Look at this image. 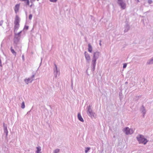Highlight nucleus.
I'll return each instance as SVG.
<instances>
[{
	"mask_svg": "<svg viewBox=\"0 0 153 153\" xmlns=\"http://www.w3.org/2000/svg\"><path fill=\"white\" fill-rule=\"evenodd\" d=\"M59 149H57L54 151L53 152L54 153H58L59 152Z\"/></svg>",
	"mask_w": 153,
	"mask_h": 153,
	"instance_id": "23",
	"label": "nucleus"
},
{
	"mask_svg": "<svg viewBox=\"0 0 153 153\" xmlns=\"http://www.w3.org/2000/svg\"><path fill=\"white\" fill-rule=\"evenodd\" d=\"M54 73L55 76L56 78L57 76H59L60 74V72L59 70L57 69V67L56 65H54Z\"/></svg>",
	"mask_w": 153,
	"mask_h": 153,
	"instance_id": "8",
	"label": "nucleus"
},
{
	"mask_svg": "<svg viewBox=\"0 0 153 153\" xmlns=\"http://www.w3.org/2000/svg\"><path fill=\"white\" fill-rule=\"evenodd\" d=\"M20 6L19 4H17L16 5L14 8V10L15 12L17 13L19 11V7Z\"/></svg>",
	"mask_w": 153,
	"mask_h": 153,
	"instance_id": "13",
	"label": "nucleus"
},
{
	"mask_svg": "<svg viewBox=\"0 0 153 153\" xmlns=\"http://www.w3.org/2000/svg\"><path fill=\"white\" fill-rule=\"evenodd\" d=\"M87 114L89 116L91 117L92 118L93 117L95 118L96 117V114L93 111L90 105H89L88 107Z\"/></svg>",
	"mask_w": 153,
	"mask_h": 153,
	"instance_id": "4",
	"label": "nucleus"
},
{
	"mask_svg": "<svg viewBox=\"0 0 153 153\" xmlns=\"http://www.w3.org/2000/svg\"><path fill=\"white\" fill-rule=\"evenodd\" d=\"M152 0H148V3L149 4H151L152 3Z\"/></svg>",
	"mask_w": 153,
	"mask_h": 153,
	"instance_id": "28",
	"label": "nucleus"
},
{
	"mask_svg": "<svg viewBox=\"0 0 153 153\" xmlns=\"http://www.w3.org/2000/svg\"><path fill=\"white\" fill-rule=\"evenodd\" d=\"M10 51L13 54L16 56V53L15 51L13 49V47L12 46L10 48Z\"/></svg>",
	"mask_w": 153,
	"mask_h": 153,
	"instance_id": "19",
	"label": "nucleus"
},
{
	"mask_svg": "<svg viewBox=\"0 0 153 153\" xmlns=\"http://www.w3.org/2000/svg\"><path fill=\"white\" fill-rule=\"evenodd\" d=\"M28 29V26H25L24 28V30H27Z\"/></svg>",
	"mask_w": 153,
	"mask_h": 153,
	"instance_id": "26",
	"label": "nucleus"
},
{
	"mask_svg": "<svg viewBox=\"0 0 153 153\" xmlns=\"http://www.w3.org/2000/svg\"><path fill=\"white\" fill-rule=\"evenodd\" d=\"M37 150L36 151V153H41V149L40 146L37 147L36 148Z\"/></svg>",
	"mask_w": 153,
	"mask_h": 153,
	"instance_id": "18",
	"label": "nucleus"
},
{
	"mask_svg": "<svg viewBox=\"0 0 153 153\" xmlns=\"http://www.w3.org/2000/svg\"><path fill=\"white\" fill-rule=\"evenodd\" d=\"M32 15L31 14H30L29 15V19L30 20H31L32 19Z\"/></svg>",
	"mask_w": 153,
	"mask_h": 153,
	"instance_id": "25",
	"label": "nucleus"
},
{
	"mask_svg": "<svg viewBox=\"0 0 153 153\" xmlns=\"http://www.w3.org/2000/svg\"><path fill=\"white\" fill-rule=\"evenodd\" d=\"M90 149V147H86L85 148V153H87L88 151Z\"/></svg>",
	"mask_w": 153,
	"mask_h": 153,
	"instance_id": "21",
	"label": "nucleus"
},
{
	"mask_svg": "<svg viewBox=\"0 0 153 153\" xmlns=\"http://www.w3.org/2000/svg\"><path fill=\"white\" fill-rule=\"evenodd\" d=\"M21 1H26L27 0H20Z\"/></svg>",
	"mask_w": 153,
	"mask_h": 153,
	"instance_id": "34",
	"label": "nucleus"
},
{
	"mask_svg": "<svg viewBox=\"0 0 153 153\" xmlns=\"http://www.w3.org/2000/svg\"><path fill=\"white\" fill-rule=\"evenodd\" d=\"M3 126L4 127V132L6 134V136H7L8 135V131L7 128V126L6 125H5L4 123H3Z\"/></svg>",
	"mask_w": 153,
	"mask_h": 153,
	"instance_id": "12",
	"label": "nucleus"
},
{
	"mask_svg": "<svg viewBox=\"0 0 153 153\" xmlns=\"http://www.w3.org/2000/svg\"><path fill=\"white\" fill-rule=\"evenodd\" d=\"M136 138L139 143H142L145 145L148 141L147 139L145 138L144 136L142 135L139 134L136 137Z\"/></svg>",
	"mask_w": 153,
	"mask_h": 153,
	"instance_id": "2",
	"label": "nucleus"
},
{
	"mask_svg": "<svg viewBox=\"0 0 153 153\" xmlns=\"http://www.w3.org/2000/svg\"><path fill=\"white\" fill-rule=\"evenodd\" d=\"M101 40H100V43H99V45L100 46H101Z\"/></svg>",
	"mask_w": 153,
	"mask_h": 153,
	"instance_id": "33",
	"label": "nucleus"
},
{
	"mask_svg": "<svg viewBox=\"0 0 153 153\" xmlns=\"http://www.w3.org/2000/svg\"><path fill=\"white\" fill-rule=\"evenodd\" d=\"M88 51L90 53H91L92 51V47L90 44H88Z\"/></svg>",
	"mask_w": 153,
	"mask_h": 153,
	"instance_id": "16",
	"label": "nucleus"
},
{
	"mask_svg": "<svg viewBox=\"0 0 153 153\" xmlns=\"http://www.w3.org/2000/svg\"><path fill=\"white\" fill-rule=\"evenodd\" d=\"M153 64V58L148 60L147 62V64L151 65Z\"/></svg>",
	"mask_w": 153,
	"mask_h": 153,
	"instance_id": "15",
	"label": "nucleus"
},
{
	"mask_svg": "<svg viewBox=\"0 0 153 153\" xmlns=\"http://www.w3.org/2000/svg\"><path fill=\"white\" fill-rule=\"evenodd\" d=\"M22 59L23 61L24 60H25V58H24V55H23L22 56Z\"/></svg>",
	"mask_w": 153,
	"mask_h": 153,
	"instance_id": "31",
	"label": "nucleus"
},
{
	"mask_svg": "<svg viewBox=\"0 0 153 153\" xmlns=\"http://www.w3.org/2000/svg\"><path fill=\"white\" fill-rule=\"evenodd\" d=\"M22 31H20L19 32V33H15V36H19V38L20 37V34L22 32Z\"/></svg>",
	"mask_w": 153,
	"mask_h": 153,
	"instance_id": "20",
	"label": "nucleus"
},
{
	"mask_svg": "<svg viewBox=\"0 0 153 153\" xmlns=\"http://www.w3.org/2000/svg\"><path fill=\"white\" fill-rule=\"evenodd\" d=\"M78 118L79 120L81 121L82 122H83L84 120L82 117L81 114L80 113H78L77 115Z\"/></svg>",
	"mask_w": 153,
	"mask_h": 153,
	"instance_id": "14",
	"label": "nucleus"
},
{
	"mask_svg": "<svg viewBox=\"0 0 153 153\" xmlns=\"http://www.w3.org/2000/svg\"><path fill=\"white\" fill-rule=\"evenodd\" d=\"M15 48H16V46H15Z\"/></svg>",
	"mask_w": 153,
	"mask_h": 153,
	"instance_id": "35",
	"label": "nucleus"
},
{
	"mask_svg": "<svg viewBox=\"0 0 153 153\" xmlns=\"http://www.w3.org/2000/svg\"><path fill=\"white\" fill-rule=\"evenodd\" d=\"M3 23V21H0V26H1Z\"/></svg>",
	"mask_w": 153,
	"mask_h": 153,
	"instance_id": "30",
	"label": "nucleus"
},
{
	"mask_svg": "<svg viewBox=\"0 0 153 153\" xmlns=\"http://www.w3.org/2000/svg\"><path fill=\"white\" fill-rule=\"evenodd\" d=\"M26 4L28 5H29V0H27V1L25 2Z\"/></svg>",
	"mask_w": 153,
	"mask_h": 153,
	"instance_id": "24",
	"label": "nucleus"
},
{
	"mask_svg": "<svg viewBox=\"0 0 153 153\" xmlns=\"http://www.w3.org/2000/svg\"><path fill=\"white\" fill-rule=\"evenodd\" d=\"M127 66V64L126 63H125L123 64V68H126Z\"/></svg>",
	"mask_w": 153,
	"mask_h": 153,
	"instance_id": "27",
	"label": "nucleus"
},
{
	"mask_svg": "<svg viewBox=\"0 0 153 153\" xmlns=\"http://www.w3.org/2000/svg\"><path fill=\"white\" fill-rule=\"evenodd\" d=\"M101 55V54L99 51H97L94 53L91 65V68L92 71H94L96 65L97 60Z\"/></svg>",
	"mask_w": 153,
	"mask_h": 153,
	"instance_id": "1",
	"label": "nucleus"
},
{
	"mask_svg": "<svg viewBox=\"0 0 153 153\" xmlns=\"http://www.w3.org/2000/svg\"><path fill=\"white\" fill-rule=\"evenodd\" d=\"M140 111L141 112L143 113V117H144V115L146 113V111L145 108L142 105L140 108Z\"/></svg>",
	"mask_w": 153,
	"mask_h": 153,
	"instance_id": "10",
	"label": "nucleus"
},
{
	"mask_svg": "<svg viewBox=\"0 0 153 153\" xmlns=\"http://www.w3.org/2000/svg\"><path fill=\"white\" fill-rule=\"evenodd\" d=\"M35 75V74H33L31 77L25 79L24 81L27 84L31 82L34 79Z\"/></svg>",
	"mask_w": 153,
	"mask_h": 153,
	"instance_id": "7",
	"label": "nucleus"
},
{
	"mask_svg": "<svg viewBox=\"0 0 153 153\" xmlns=\"http://www.w3.org/2000/svg\"><path fill=\"white\" fill-rule=\"evenodd\" d=\"M117 3L119 6H120L121 8L122 9H125L126 7V4L125 1L123 0H117Z\"/></svg>",
	"mask_w": 153,
	"mask_h": 153,
	"instance_id": "5",
	"label": "nucleus"
},
{
	"mask_svg": "<svg viewBox=\"0 0 153 153\" xmlns=\"http://www.w3.org/2000/svg\"><path fill=\"white\" fill-rule=\"evenodd\" d=\"M84 56L86 62L89 63L91 59L90 54L87 52L85 51L84 52Z\"/></svg>",
	"mask_w": 153,
	"mask_h": 153,
	"instance_id": "9",
	"label": "nucleus"
},
{
	"mask_svg": "<svg viewBox=\"0 0 153 153\" xmlns=\"http://www.w3.org/2000/svg\"><path fill=\"white\" fill-rule=\"evenodd\" d=\"M152 57L153 58V57Z\"/></svg>",
	"mask_w": 153,
	"mask_h": 153,
	"instance_id": "36",
	"label": "nucleus"
},
{
	"mask_svg": "<svg viewBox=\"0 0 153 153\" xmlns=\"http://www.w3.org/2000/svg\"><path fill=\"white\" fill-rule=\"evenodd\" d=\"M123 131L126 135L131 134L134 132L133 129L127 127L124 128Z\"/></svg>",
	"mask_w": 153,
	"mask_h": 153,
	"instance_id": "6",
	"label": "nucleus"
},
{
	"mask_svg": "<svg viewBox=\"0 0 153 153\" xmlns=\"http://www.w3.org/2000/svg\"><path fill=\"white\" fill-rule=\"evenodd\" d=\"M135 1H136L137 3L139 2H140L139 0H134Z\"/></svg>",
	"mask_w": 153,
	"mask_h": 153,
	"instance_id": "32",
	"label": "nucleus"
},
{
	"mask_svg": "<svg viewBox=\"0 0 153 153\" xmlns=\"http://www.w3.org/2000/svg\"><path fill=\"white\" fill-rule=\"evenodd\" d=\"M130 29V27L128 25H126L125 26V29L124 30V32H127Z\"/></svg>",
	"mask_w": 153,
	"mask_h": 153,
	"instance_id": "17",
	"label": "nucleus"
},
{
	"mask_svg": "<svg viewBox=\"0 0 153 153\" xmlns=\"http://www.w3.org/2000/svg\"><path fill=\"white\" fill-rule=\"evenodd\" d=\"M20 21V19L18 16H16L15 20L14 21V32H16L19 27V22Z\"/></svg>",
	"mask_w": 153,
	"mask_h": 153,
	"instance_id": "3",
	"label": "nucleus"
},
{
	"mask_svg": "<svg viewBox=\"0 0 153 153\" xmlns=\"http://www.w3.org/2000/svg\"><path fill=\"white\" fill-rule=\"evenodd\" d=\"M25 102L24 101H23L22 103L21 108H22L24 109V108H25Z\"/></svg>",
	"mask_w": 153,
	"mask_h": 153,
	"instance_id": "22",
	"label": "nucleus"
},
{
	"mask_svg": "<svg viewBox=\"0 0 153 153\" xmlns=\"http://www.w3.org/2000/svg\"><path fill=\"white\" fill-rule=\"evenodd\" d=\"M51 2H56L57 0H49Z\"/></svg>",
	"mask_w": 153,
	"mask_h": 153,
	"instance_id": "29",
	"label": "nucleus"
},
{
	"mask_svg": "<svg viewBox=\"0 0 153 153\" xmlns=\"http://www.w3.org/2000/svg\"><path fill=\"white\" fill-rule=\"evenodd\" d=\"M20 39V38L19 36H15L14 39V42L16 45H17L19 42Z\"/></svg>",
	"mask_w": 153,
	"mask_h": 153,
	"instance_id": "11",
	"label": "nucleus"
}]
</instances>
